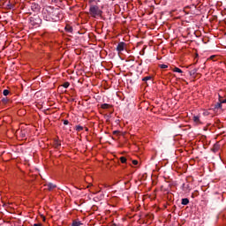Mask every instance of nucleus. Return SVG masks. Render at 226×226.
Here are the masks:
<instances>
[{
	"mask_svg": "<svg viewBox=\"0 0 226 226\" xmlns=\"http://www.w3.org/2000/svg\"><path fill=\"white\" fill-rule=\"evenodd\" d=\"M34 226H42L41 223H34Z\"/></svg>",
	"mask_w": 226,
	"mask_h": 226,
	"instance_id": "22",
	"label": "nucleus"
},
{
	"mask_svg": "<svg viewBox=\"0 0 226 226\" xmlns=\"http://www.w3.org/2000/svg\"><path fill=\"white\" fill-rule=\"evenodd\" d=\"M82 130H84V127H82L80 125L76 126V132H82Z\"/></svg>",
	"mask_w": 226,
	"mask_h": 226,
	"instance_id": "14",
	"label": "nucleus"
},
{
	"mask_svg": "<svg viewBox=\"0 0 226 226\" xmlns=\"http://www.w3.org/2000/svg\"><path fill=\"white\" fill-rule=\"evenodd\" d=\"M3 94L4 96H8L10 94V90H7V89L4 90Z\"/></svg>",
	"mask_w": 226,
	"mask_h": 226,
	"instance_id": "16",
	"label": "nucleus"
},
{
	"mask_svg": "<svg viewBox=\"0 0 226 226\" xmlns=\"http://www.w3.org/2000/svg\"><path fill=\"white\" fill-rule=\"evenodd\" d=\"M82 225V222L80 221H73L71 226H80Z\"/></svg>",
	"mask_w": 226,
	"mask_h": 226,
	"instance_id": "9",
	"label": "nucleus"
},
{
	"mask_svg": "<svg viewBox=\"0 0 226 226\" xmlns=\"http://www.w3.org/2000/svg\"><path fill=\"white\" fill-rule=\"evenodd\" d=\"M143 82H147V80H151V76H147L142 79Z\"/></svg>",
	"mask_w": 226,
	"mask_h": 226,
	"instance_id": "15",
	"label": "nucleus"
},
{
	"mask_svg": "<svg viewBox=\"0 0 226 226\" xmlns=\"http://www.w3.org/2000/svg\"><path fill=\"white\" fill-rule=\"evenodd\" d=\"M124 49H126V43H124V41L119 42L117 46V50L118 51V54H120V52H123Z\"/></svg>",
	"mask_w": 226,
	"mask_h": 226,
	"instance_id": "5",
	"label": "nucleus"
},
{
	"mask_svg": "<svg viewBox=\"0 0 226 226\" xmlns=\"http://www.w3.org/2000/svg\"><path fill=\"white\" fill-rule=\"evenodd\" d=\"M114 133H117V132L115 131Z\"/></svg>",
	"mask_w": 226,
	"mask_h": 226,
	"instance_id": "26",
	"label": "nucleus"
},
{
	"mask_svg": "<svg viewBox=\"0 0 226 226\" xmlns=\"http://www.w3.org/2000/svg\"><path fill=\"white\" fill-rule=\"evenodd\" d=\"M63 87H64L65 89H68V87H70V83L69 82H64L63 85Z\"/></svg>",
	"mask_w": 226,
	"mask_h": 226,
	"instance_id": "17",
	"label": "nucleus"
},
{
	"mask_svg": "<svg viewBox=\"0 0 226 226\" xmlns=\"http://www.w3.org/2000/svg\"><path fill=\"white\" fill-rule=\"evenodd\" d=\"M213 57H215V56H210V59H213Z\"/></svg>",
	"mask_w": 226,
	"mask_h": 226,
	"instance_id": "25",
	"label": "nucleus"
},
{
	"mask_svg": "<svg viewBox=\"0 0 226 226\" xmlns=\"http://www.w3.org/2000/svg\"><path fill=\"white\" fill-rule=\"evenodd\" d=\"M197 72V70H193L192 72H191V74L192 73H196Z\"/></svg>",
	"mask_w": 226,
	"mask_h": 226,
	"instance_id": "23",
	"label": "nucleus"
},
{
	"mask_svg": "<svg viewBox=\"0 0 226 226\" xmlns=\"http://www.w3.org/2000/svg\"><path fill=\"white\" fill-rule=\"evenodd\" d=\"M219 102L215 105V109H222V104L226 103V99H223V91L219 92Z\"/></svg>",
	"mask_w": 226,
	"mask_h": 226,
	"instance_id": "3",
	"label": "nucleus"
},
{
	"mask_svg": "<svg viewBox=\"0 0 226 226\" xmlns=\"http://www.w3.org/2000/svg\"><path fill=\"white\" fill-rule=\"evenodd\" d=\"M121 163H126V157H120Z\"/></svg>",
	"mask_w": 226,
	"mask_h": 226,
	"instance_id": "18",
	"label": "nucleus"
},
{
	"mask_svg": "<svg viewBox=\"0 0 226 226\" xmlns=\"http://www.w3.org/2000/svg\"><path fill=\"white\" fill-rule=\"evenodd\" d=\"M65 31H66L67 33H72V32H73V28H72L71 26L67 25V26H65Z\"/></svg>",
	"mask_w": 226,
	"mask_h": 226,
	"instance_id": "10",
	"label": "nucleus"
},
{
	"mask_svg": "<svg viewBox=\"0 0 226 226\" xmlns=\"http://www.w3.org/2000/svg\"><path fill=\"white\" fill-rule=\"evenodd\" d=\"M160 68H162V70H165V68H169V65H167V64H161Z\"/></svg>",
	"mask_w": 226,
	"mask_h": 226,
	"instance_id": "19",
	"label": "nucleus"
},
{
	"mask_svg": "<svg viewBox=\"0 0 226 226\" xmlns=\"http://www.w3.org/2000/svg\"><path fill=\"white\" fill-rule=\"evenodd\" d=\"M45 220H46L45 216H42V222H45Z\"/></svg>",
	"mask_w": 226,
	"mask_h": 226,
	"instance_id": "24",
	"label": "nucleus"
},
{
	"mask_svg": "<svg viewBox=\"0 0 226 226\" xmlns=\"http://www.w3.org/2000/svg\"><path fill=\"white\" fill-rule=\"evenodd\" d=\"M172 72L175 73H183V70L179 69V67H175Z\"/></svg>",
	"mask_w": 226,
	"mask_h": 226,
	"instance_id": "11",
	"label": "nucleus"
},
{
	"mask_svg": "<svg viewBox=\"0 0 226 226\" xmlns=\"http://www.w3.org/2000/svg\"><path fill=\"white\" fill-rule=\"evenodd\" d=\"M182 204L183 206H188V204H190V200L187 198L182 199Z\"/></svg>",
	"mask_w": 226,
	"mask_h": 226,
	"instance_id": "8",
	"label": "nucleus"
},
{
	"mask_svg": "<svg viewBox=\"0 0 226 226\" xmlns=\"http://www.w3.org/2000/svg\"><path fill=\"white\" fill-rule=\"evenodd\" d=\"M47 186L49 190H54V188H56V185L54 184H48Z\"/></svg>",
	"mask_w": 226,
	"mask_h": 226,
	"instance_id": "13",
	"label": "nucleus"
},
{
	"mask_svg": "<svg viewBox=\"0 0 226 226\" xmlns=\"http://www.w3.org/2000/svg\"><path fill=\"white\" fill-rule=\"evenodd\" d=\"M43 14L46 15L47 20H53L54 22H57V20H59V17H57V15H59L58 9L47 7L46 9L43 10Z\"/></svg>",
	"mask_w": 226,
	"mask_h": 226,
	"instance_id": "1",
	"label": "nucleus"
},
{
	"mask_svg": "<svg viewBox=\"0 0 226 226\" xmlns=\"http://www.w3.org/2000/svg\"><path fill=\"white\" fill-rule=\"evenodd\" d=\"M110 107H112V106L110 104H107V103L101 105V108H102L103 109H110Z\"/></svg>",
	"mask_w": 226,
	"mask_h": 226,
	"instance_id": "12",
	"label": "nucleus"
},
{
	"mask_svg": "<svg viewBox=\"0 0 226 226\" xmlns=\"http://www.w3.org/2000/svg\"><path fill=\"white\" fill-rule=\"evenodd\" d=\"M61 147V141L55 139L54 140V147H56V149H57V147Z\"/></svg>",
	"mask_w": 226,
	"mask_h": 226,
	"instance_id": "7",
	"label": "nucleus"
},
{
	"mask_svg": "<svg viewBox=\"0 0 226 226\" xmlns=\"http://www.w3.org/2000/svg\"><path fill=\"white\" fill-rule=\"evenodd\" d=\"M132 163H133V165H139V161L133 160V161H132Z\"/></svg>",
	"mask_w": 226,
	"mask_h": 226,
	"instance_id": "20",
	"label": "nucleus"
},
{
	"mask_svg": "<svg viewBox=\"0 0 226 226\" xmlns=\"http://www.w3.org/2000/svg\"><path fill=\"white\" fill-rule=\"evenodd\" d=\"M89 14L94 19H97V17H102L103 11L98 7V5H91L89 8Z\"/></svg>",
	"mask_w": 226,
	"mask_h": 226,
	"instance_id": "2",
	"label": "nucleus"
},
{
	"mask_svg": "<svg viewBox=\"0 0 226 226\" xmlns=\"http://www.w3.org/2000/svg\"><path fill=\"white\" fill-rule=\"evenodd\" d=\"M69 124L68 120H64V124L66 125V124Z\"/></svg>",
	"mask_w": 226,
	"mask_h": 226,
	"instance_id": "21",
	"label": "nucleus"
},
{
	"mask_svg": "<svg viewBox=\"0 0 226 226\" xmlns=\"http://www.w3.org/2000/svg\"><path fill=\"white\" fill-rule=\"evenodd\" d=\"M41 22V19H40V17H38V16L30 18L31 26H40Z\"/></svg>",
	"mask_w": 226,
	"mask_h": 226,
	"instance_id": "4",
	"label": "nucleus"
},
{
	"mask_svg": "<svg viewBox=\"0 0 226 226\" xmlns=\"http://www.w3.org/2000/svg\"><path fill=\"white\" fill-rule=\"evenodd\" d=\"M192 121L194 123V124H196L197 126L202 124V121L200 120V116H193L192 117Z\"/></svg>",
	"mask_w": 226,
	"mask_h": 226,
	"instance_id": "6",
	"label": "nucleus"
}]
</instances>
